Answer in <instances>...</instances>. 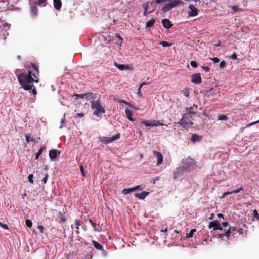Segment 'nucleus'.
Segmentation results:
<instances>
[{
    "instance_id": "f257e3e1",
    "label": "nucleus",
    "mask_w": 259,
    "mask_h": 259,
    "mask_svg": "<svg viewBox=\"0 0 259 259\" xmlns=\"http://www.w3.org/2000/svg\"><path fill=\"white\" fill-rule=\"evenodd\" d=\"M30 65L34 69V72L33 73L31 70L28 69L27 73H21L18 76V79L20 84L24 88L25 90H32V92L34 95L37 93L36 88L34 87L33 83L34 82H38V80L36 79V74H38V68L37 65L33 63H30Z\"/></svg>"
},
{
    "instance_id": "473e14b6",
    "label": "nucleus",
    "mask_w": 259,
    "mask_h": 259,
    "mask_svg": "<svg viewBox=\"0 0 259 259\" xmlns=\"http://www.w3.org/2000/svg\"><path fill=\"white\" fill-rule=\"evenodd\" d=\"M120 134L117 133L115 135L112 136V137H110V138H111V141H112V142H113L115 140L118 139L120 138Z\"/></svg>"
},
{
    "instance_id": "37998d69",
    "label": "nucleus",
    "mask_w": 259,
    "mask_h": 259,
    "mask_svg": "<svg viewBox=\"0 0 259 259\" xmlns=\"http://www.w3.org/2000/svg\"><path fill=\"white\" fill-rule=\"evenodd\" d=\"M145 84H146V83L145 82H143V83H142L140 85V86H139V88H138V95H139V96H142V94H141V87H142V86H143V85H145Z\"/></svg>"
},
{
    "instance_id": "bb28decb",
    "label": "nucleus",
    "mask_w": 259,
    "mask_h": 259,
    "mask_svg": "<svg viewBox=\"0 0 259 259\" xmlns=\"http://www.w3.org/2000/svg\"><path fill=\"white\" fill-rule=\"evenodd\" d=\"M199 139H200V137L196 134H193L192 135L191 138V140L193 142H196V141H199Z\"/></svg>"
},
{
    "instance_id": "cd10ccee",
    "label": "nucleus",
    "mask_w": 259,
    "mask_h": 259,
    "mask_svg": "<svg viewBox=\"0 0 259 259\" xmlns=\"http://www.w3.org/2000/svg\"><path fill=\"white\" fill-rule=\"evenodd\" d=\"M142 123L144 124L146 127L152 126V121H149L148 120H143L142 121Z\"/></svg>"
},
{
    "instance_id": "dca6fc26",
    "label": "nucleus",
    "mask_w": 259,
    "mask_h": 259,
    "mask_svg": "<svg viewBox=\"0 0 259 259\" xmlns=\"http://www.w3.org/2000/svg\"><path fill=\"white\" fill-rule=\"evenodd\" d=\"M53 4L56 10H59L61 8L62 2L61 0H53Z\"/></svg>"
},
{
    "instance_id": "58836bf2",
    "label": "nucleus",
    "mask_w": 259,
    "mask_h": 259,
    "mask_svg": "<svg viewBox=\"0 0 259 259\" xmlns=\"http://www.w3.org/2000/svg\"><path fill=\"white\" fill-rule=\"evenodd\" d=\"M142 7L144 8V10L147 11L149 7V2H146L143 3Z\"/></svg>"
},
{
    "instance_id": "bf43d9fd",
    "label": "nucleus",
    "mask_w": 259,
    "mask_h": 259,
    "mask_svg": "<svg viewBox=\"0 0 259 259\" xmlns=\"http://www.w3.org/2000/svg\"><path fill=\"white\" fill-rule=\"evenodd\" d=\"M1 226L4 229H6V230L9 229V227H8V225L6 224L2 223V225H1Z\"/></svg>"
},
{
    "instance_id": "5fc2aeb1",
    "label": "nucleus",
    "mask_w": 259,
    "mask_h": 259,
    "mask_svg": "<svg viewBox=\"0 0 259 259\" xmlns=\"http://www.w3.org/2000/svg\"><path fill=\"white\" fill-rule=\"evenodd\" d=\"M237 54L236 53L234 52L232 55L230 56V58L235 60L237 59Z\"/></svg>"
},
{
    "instance_id": "aec40b11",
    "label": "nucleus",
    "mask_w": 259,
    "mask_h": 259,
    "mask_svg": "<svg viewBox=\"0 0 259 259\" xmlns=\"http://www.w3.org/2000/svg\"><path fill=\"white\" fill-rule=\"evenodd\" d=\"M115 66L117 67L120 70H124L125 69H128L129 66L123 64H118L115 62Z\"/></svg>"
},
{
    "instance_id": "338daca9",
    "label": "nucleus",
    "mask_w": 259,
    "mask_h": 259,
    "mask_svg": "<svg viewBox=\"0 0 259 259\" xmlns=\"http://www.w3.org/2000/svg\"><path fill=\"white\" fill-rule=\"evenodd\" d=\"M222 224L224 227H226L229 224L228 222H224L222 223Z\"/></svg>"
},
{
    "instance_id": "680f3d73",
    "label": "nucleus",
    "mask_w": 259,
    "mask_h": 259,
    "mask_svg": "<svg viewBox=\"0 0 259 259\" xmlns=\"http://www.w3.org/2000/svg\"><path fill=\"white\" fill-rule=\"evenodd\" d=\"M83 116H84V114L81 112V113L77 114V115L75 116V117L76 118H77V117L82 118V117H83Z\"/></svg>"
},
{
    "instance_id": "4be33fe9",
    "label": "nucleus",
    "mask_w": 259,
    "mask_h": 259,
    "mask_svg": "<svg viewBox=\"0 0 259 259\" xmlns=\"http://www.w3.org/2000/svg\"><path fill=\"white\" fill-rule=\"evenodd\" d=\"M194 106H191L189 108H186V110L188 111L186 114H189V115L191 116L192 115H195L196 114V112L194 111Z\"/></svg>"
},
{
    "instance_id": "4468645a",
    "label": "nucleus",
    "mask_w": 259,
    "mask_h": 259,
    "mask_svg": "<svg viewBox=\"0 0 259 259\" xmlns=\"http://www.w3.org/2000/svg\"><path fill=\"white\" fill-rule=\"evenodd\" d=\"M125 112L127 119L131 121H134L135 119L132 118L133 112L128 108H126L125 110Z\"/></svg>"
},
{
    "instance_id": "f8f14e48",
    "label": "nucleus",
    "mask_w": 259,
    "mask_h": 259,
    "mask_svg": "<svg viewBox=\"0 0 259 259\" xmlns=\"http://www.w3.org/2000/svg\"><path fill=\"white\" fill-rule=\"evenodd\" d=\"M84 96L85 99L88 101L96 98V94L91 92L85 93Z\"/></svg>"
},
{
    "instance_id": "393cba45",
    "label": "nucleus",
    "mask_w": 259,
    "mask_h": 259,
    "mask_svg": "<svg viewBox=\"0 0 259 259\" xmlns=\"http://www.w3.org/2000/svg\"><path fill=\"white\" fill-rule=\"evenodd\" d=\"M213 230H223V229L221 226V224L217 220H215V224H214Z\"/></svg>"
},
{
    "instance_id": "a19ab883",
    "label": "nucleus",
    "mask_w": 259,
    "mask_h": 259,
    "mask_svg": "<svg viewBox=\"0 0 259 259\" xmlns=\"http://www.w3.org/2000/svg\"><path fill=\"white\" fill-rule=\"evenodd\" d=\"M25 224L29 228H31L32 227V222L30 220H26Z\"/></svg>"
},
{
    "instance_id": "6e6552de",
    "label": "nucleus",
    "mask_w": 259,
    "mask_h": 259,
    "mask_svg": "<svg viewBox=\"0 0 259 259\" xmlns=\"http://www.w3.org/2000/svg\"><path fill=\"white\" fill-rule=\"evenodd\" d=\"M153 154L156 156L157 161L156 163V165L158 166L162 164L163 162V156L162 154L158 151H154Z\"/></svg>"
},
{
    "instance_id": "864d4df0",
    "label": "nucleus",
    "mask_w": 259,
    "mask_h": 259,
    "mask_svg": "<svg viewBox=\"0 0 259 259\" xmlns=\"http://www.w3.org/2000/svg\"><path fill=\"white\" fill-rule=\"evenodd\" d=\"M201 68L207 72L210 71V68L208 67L202 66Z\"/></svg>"
},
{
    "instance_id": "6ab92c4d",
    "label": "nucleus",
    "mask_w": 259,
    "mask_h": 259,
    "mask_svg": "<svg viewBox=\"0 0 259 259\" xmlns=\"http://www.w3.org/2000/svg\"><path fill=\"white\" fill-rule=\"evenodd\" d=\"M58 217L60 219L59 222L61 223H64L66 220V215L65 213L64 212H59L58 213Z\"/></svg>"
},
{
    "instance_id": "13d9d810",
    "label": "nucleus",
    "mask_w": 259,
    "mask_h": 259,
    "mask_svg": "<svg viewBox=\"0 0 259 259\" xmlns=\"http://www.w3.org/2000/svg\"><path fill=\"white\" fill-rule=\"evenodd\" d=\"M214 224H215V221H214L213 222H211L208 225V227L209 228H214Z\"/></svg>"
},
{
    "instance_id": "e433bc0d",
    "label": "nucleus",
    "mask_w": 259,
    "mask_h": 259,
    "mask_svg": "<svg viewBox=\"0 0 259 259\" xmlns=\"http://www.w3.org/2000/svg\"><path fill=\"white\" fill-rule=\"evenodd\" d=\"M232 9L233 11L235 12H239L241 11V9L238 6H233L232 7Z\"/></svg>"
},
{
    "instance_id": "603ef678",
    "label": "nucleus",
    "mask_w": 259,
    "mask_h": 259,
    "mask_svg": "<svg viewBox=\"0 0 259 259\" xmlns=\"http://www.w3.org/2000/svg\"><path fill=\"white\" fill-rule=\"evenodd\" d=\"M210 59L213 61L214 63H218L220 61V60L217 57L210 58Z\"/></svg>"
},
{
    "instance_id": "a211bd4d",
    "label": "nucleus",
    "mask_w": 259,
    "mask_h": 259,
    "mask_svg": "<svg viewBox=\"0 0 259 259\" xmlns=\"http://www.w3.org/2000/svg\"><path fill=\"white\" fill-rule=\"evenodd\" d=\"M169 2L172 5V8L177 7L184 3V2L181 0H170Z\"/></svg>"
},
{
    "instance_id": "4c0bfd02",
    "label": "nucleus",
    "mask_w": 259,
    "mask_h": 259,
    "mask_svg": "<svg viewBox=\"0 0 259 259\" xmlns=\"http://www.w3.org/2000/svg\"><path fill=\"white\" fill-rule=\"evenodd\" d=\"M160 44H161L164 47H167L171 45L168 42L165 41H160Z\"/></svg>"
},
{
    "instance_id": "c85d7f7f",
    "label": "nucleus",
    "mask_w": 259,
    "mask_h": 259,
    "mask_svg": "<svg viewBox=\"0 0 259 259\" xmlns=\"http://www.w3.org/2000/svg\"><path fill=\"white\" fill-rule=\"evenodd\" d=\"M196 231L195 229H192L191 230L189 233H187L186 237L187 238H191L193 237L194 233Z\"/></svg>"
},
{
    "instance_id": "39448f33",
    "label": "nucleus",
    "mask_w": 259,
    "mask_h": 259,
    "mask_svg": "<svg viewBox=\"0 0 259 259\" xmlns=\"http://www.w3.org/2000/svg\"><path fill=\"white\" fill-rule=\"evenodd\" d=\"M191 81L193 83L198 84L201 83L202 78L200 73L193 74L191 76Z\"/></svg>"
},
{
    "instance_id": "7ed1b4c3",
    "label": "nucleus",
    "mask_w": 259,
    "mask_h": 259,
    "mask_svg": "<svg viewBox=\"0 0 259 259\" xmlns=\"http://www.w3.org/2000/svg\"><path fill=\"white\" fill-rule=\"evenodd\" d=\"M191 118L192 116L190 115L189 114L185 113L183 114L179 123L182 127L184 128H187L189 127L190 125L192 124Z\"/></svg>"
},
{
    "instance_id": "412c9836",
    "label": "nucleus",
    "mask_w": 259,
    "mask_h": 259,
    "mask_svg": "<svg viewBox=\"0 0 259 259\" xmlns=\"http://www.w3.org/2000/svg\"><path fill=\"white\" fill-rule=\"evenodd\" d=\"M46 150V147L45 146H41L40 149L38 150V151L37 152L35 155V159H38L39 156L44 152V151Z\"/></svg>"
},
{
    "instance_id": "de8ad7c7",
    "label": "nucleus",
    "mask_w": 259,
    "mask_h": 259,
    "mask_svg": "<svg viewBox=\"0 0 259 259\" xmlns=\"http://www.w3.org/2000/svg\"><path fill=\"white\" fill-rule=\"evenodd\" d=\"M183 94L185 96H186L187 97H188L189 95V91L188 89H185L183 91Z\"/></svg>"
},
{
    "instance_id": "a18cd8bd",
    "label": "nucleus",
    "mask_w": 259,
    "mask_h": 259,
    "mask_svg": "<svg viewBox=\"0 0 259 259\" xmlns=\"http://www.w3.org/2000/svg\"><path fill=\"white\" fill-rule=\"evenodd\" d=\"M226 66V62L225 61H222L220 64L219 67L220 68H224Z\"/></svg>"
},
{
    "instance_id": "72a5a7b5",
    "label": "nucleus",
    "mask_w": 259,
    "mask_h": 259,
    "mask_svg": "<svg viewBox=\"0 0 259 259\" xmlns=\"http://www.w3.org/2000/svg\"><path fill=\"white\" fill-rule=\"evenodd\" d=\"M218 119L219 120H227V117L225 115H220L218 117Z\"/></svg>"
},
{
    "instance_id": "9b49d317",
    "label": "nucleus",
    "mask_w": 259,
    "mask_h": 259,
    "mask_svg": "<svg viewBox=\"0 0 259 259\" xmlns=\"http://www.w3.org/2000/svg\"><path fill=\"white\" fill-rule=\"evenodd\" d=\"M149 192L143 191L140 193H135L134 196L136 198H138L139 199L143 200L149 194Z\"/></svg>"
},
{
    "instance_id": "7c9ffc66",
    "label": "nucleus",
    "mask_w": 259,
    "mask_h": 259,
    "mask_svg": "<svg viewBox=\"0 0 259 259\" xmlns=\"http://www.w3.org/2000/svg\"><path fill=\"white\" fill-rule=\"evenodd\" d=\"M31 12L32 13V14L34 15H36L37 13V8L36 6L35 5H33V6H32L31 7Z\"/></svg>"
},
{
    "instance_id": "2f4dec72",
    "label": "nucleus",
    "mask_w": 259,
    "mask_h": 259,
    "mask_svg": "<svg viewBox=\"0 0 259 259\" xmlns=\"http://www.w3.org/2000/svg\"><path fill=\"white\" fill-rule=\"evenodd\" d=\"M242 190H243V187H240L238 189H235V190H233L230 191V193H231V194H233V193H238L240 191H241Z\"/></svg>"
},
{
    "instance_id": "49530a36",
    "label": "nucleus",
    "mask_w": 259,
    "mask_h": 259,
    "mask_svg": "<svg viewBox=\"0 0 259 259\" xmlns=\"http://www.w3.org/2000/svg\"><path fill=\"white\" fill-rule=\"evenodd\" d=\"M190 65L193 68H196L197 67V63L195 61H191Z\"/></svg>"
},
{
    "instance_id": "1a4fd4ad",
    "label": "nucleus",
    "mask_w": 259,
    "mask_h": 259,
    "mask_svg": "<svg viewBox=\"0 0 259 259\" xmlns=\"http://www.w3.org/2000/svg\"><path fill=\"white\" fill-rule=\"evenodd\" d=\"M59 154L60 151L56 149L51 150L49 153V157L51 160L55 159Z\"/></svg>"
},
{
    "instance_id": "20e7f679",
    "label": "nucleus",
    "mask_w": 259,
    "mask_h": 259,
    "mask_svg": "<svg viewBox=\"0 0 259 259\" xmlns=\"http://www.w3.org/2000/svg\"><path fill=\"white\" fill-rule=\"evenodd\" d=\"M181 163V166L184 167L185 170L193 168L195 166L194 160L191 157H188L183 159Z\"/></svg>"
},
{
    "instance_id": "8fccbe9b",
    "label": "nucleus",
    "mask_w": 259,
    "mask_h": 259,
    "mask_svg": "<svg viewBox=\"0 0 259 259\" xmlns=\"http://www.w3.org/2000/svg\"><path fill=\"white\" fill-rule=\"evenodd\" d=\"M79 169H80V172H81V174H82V175L83 176H85V172H84L83 166L81 165H80Z\"/></svg>"
},
{
    "instance_id": "a878e982",
    "label": "nucleus",
    "mask_w": 259,
    "mask_h": 259,
    "mask_svg": "<svg viewBox=\"0 0 259 259\" xmlns=\"http://www.w3.org/2000/svg\"><path fill=\"white\" fill-rule=\"evenodd\" d=\"M155 22V20L154 18H152L150 20L146 22V27L150 28L152 27Z\"/></svg>"
},
{
    "instance_id": "69168bd1",
    "label": "nucleus",
    "mask_w": 259,
    "mask_h": 259,
    "mask_svg": "<svg viewBox=\"0 0 259 259\" xmlns=\"http://www.w3.org/2000/svg\"><path fill=\"white\" fill-rule=\"evenodd\" d=\"M116 36L120 40L121 43L123 41V39L119 34H116Z\"/></svg>"
},
{
    "instance_id": "f704fd0d",
    "label": "nucleus",
    "mask_w": 259,
    "mask_h": 259,
    "mask_svg": "<svg viewBox=\"0 0 259 259\" xmlns=\"http://www.w3.org/2000/svg\"><path fill=\"white\" fill-rule=\"evenodd\" d=\"M65 115L64 114L63 118L61 119V120L60 121L61 125L59 127V128L60 129L62 128L65 125Z\"/></svg>"
},
{
    "instance_id": "423d86ee",
    "label": "nucleus",
    "mask_w": 259,
    "mask_h": 259,
    "mask_svg": "<svg viewBox=\"0 0 259 259\" xmlns=\"http://www.w3.org/2000/svg\"><path fill=\"white\" fill-rule=\"evenodd\" d=\"M188 8L190 10L188 12L190 16L194 17L198 14V10L194 5L191 4L189 6Z\"/></svg>"
},
{
    "instance_id": "5701e85b",
    "label": "nucleus",
    "mask_w": 259,
    "mask_h": 259,
    "mask_svg": "<svg viewBox=\"0 0 259 259\" xmlns=\"http://www.w3.org/2000/svg\"><path fill=\"white\" fill-rule=\"evenodd\" d=\"M93 245H94V247L96 248L98 250H102L103 249V246L98 243L96 241H92Z\"/></svg>"
},
{
    "instance_id": "3c124183",
    "label": "nucleus",
    "mask_w": 259,
    "mask_h": 259,
    "mask_svg": "<svg viewBox=\"0 0 259 259\" xmlns=\"http://www.w3.org/2000/svg\"><path fill=\"white\" fill-rule=\"evenodd\" d=\"M48 179V174H45V177L42 180V181L43 182V183L44 184H46L47 183Z\"/></svg>"
},
{
    "instance_id": "0eeeda50",
    "label": "nucleus",
    "mask_w": 259,
    "mask_h": 259,
    "mask_svg": "<svg viewBox=\"0 0 259 259\" xmlns=\"http://www.w3.org/2000/svg\"><path fill=\"white\" fill-rule=\"evenodd\" d=\"M185 170V168L182 166L177 168L173 172V178L174 179L177 178L180 174L184 172Z\"/></svg>"
},
{
    "instance_id": "09e8293b",
    "label": "nucleus",
    "mask_w": 259,
    "mask_h": 259,
    "mask_svg": "<svg viewBox=\"0 0 259 259\" xmlns=\"http://www.w3.org/2000/svg\"><path fill=\"white\" fill-rule=\"evenodd\" d=\"M169 1H170V0H155V3L156 4H160L163 3H166Z\"/></svg>"
},
{
    "instance_id": "0e129e2a",
    "label": "nucleus",
    "mask_w": 259,
    "mask_h": 259,
    "mask_svg": "<svg viewBox=\"0 0 259 259\" xmlns=\"http://www.w3.org/2000/svg\"><path fill=\"white\" fill-rule=\"evenodd\" d=\"M112 142V141H111V138H110V137L106 138L105 140V143H106V144L111 143Z\"/></svg>"
},
{
    "instance_id": "ddd939ff",
    "label": "nucleus",
    "mask_w": 259,
    "mask_h": 259,
    "mask_svg": "<svg viewBox=\"0 0 259 259\" xmlns=\"http://www.w3.org/2000/svg\"><path fill=\"white\" fill-rule=\"evenodd\" d=\"M172 8H173L172 7V5L171 4L170 2H169V3H166L165 4V5L161 9V11L163 12H167L170 11Z\"/></svg>"
},
{
    "instance_id": "9d476101",
    "label": "nucleus",
    "mask_w": 259,
    "mask_h": 259,
    "mask_svg": "<svg viewBox=\"0 0 259 259\" xmlns=\"http://www.w3.org/2000/svg\"><path fill=\"white\" fill-rule=\"evenodd\" d=\"M161 22H162L163 27L165 28L169 29L173 26V24H172V23L168 19H163L162 20Z\"/></svg>"
},
{
    "instance_id": "ea45409f",
    "label": "nucleus",
    "mask_w": 259,
    "mask_h": 259,
    "mask_svg": "<svg viewBox=\"0 0 259 259\" xmlns=\"http://www.w3.org/2000/svg\"><path fill=\"white\" fill-rule=\"evenodd\" d=\"M253 217L256 218L257 220H259V214L255 209L253 211Z\"/></svg>"
},
{
    "instance_id": "052dcab7",
    "label": "nucleus",
    "mask_w": 259,
    "mask_h": 259,
    "mask_svg": "<svg viewBox=\"0 0 259 259\" xmlns=\"http://www.w3.org/2000/svg\"><path fill=\"white\" fill-rule=\"evenodd\" d=\"M46 0H38L37 4L39 6H41L42 4L46 2Z\"/></svg>"
},
{
    "instance_id": "774afa93",
    "label": "nucleus",
    "mask_w": 259,
    "mask_h": 259,
    "mask_svg": "<svg viewBox=\"0 0 259 259\" xmlns=\"http://www.w3.org/2000/svg\"><path fill=\"white\" fill-rule=\"evenodd\" d=\"M137 190H142V188L141 187L140 185H138L136 186Z\"/></svg>"
},
{
    "instance_id": "2eb2a0df",
    "label": "nucleus",
    "mask_w": 259,
    "mask_h": 259,
    "mask_svg": "<svg viewBox=\"0 0 259 259\" xmlns=\"http://www.w3.org/2000/svg\"><path fill=\"white\" fill-rule=\"evenodd\" d=\"M137 191L136 188V186L133 188H128V189H124L122 191V194L123 195H127L131 192H135Z\"/></svg>"
},
{
    "instance_id": "c9c22d12",
    "label": "nucleus",
    "mask_w": 259,
    "mask_h": 259,
    "mask_svg": "<svg viewBox=\"0 0 259 259\" xmlns=\"http://www.w3.org/2000/svg\"><path fill=\"white\" fill-rule=\"evenodd\" d=\"M85 93L84 94H75L73 96H75L76 97V99H77V98H85Z\"/></svg>"
},
{
    "instance_id": "c03bdc74",
    "label": "nucleus",
    "mask_w": 259,
    "mask_h": 259,
    "mask_svg": "<svg viewBox=\"0 0 259 259\" xmlns=\"http://www.w3.org/2000/svg\"><path fill=\"white\" fill-rule=\"evenodd\" d=\"M80 221L78 219H76L75 221L74 225L77 229H78L80 225Z\"/></svg>"
},
{
    "instance_id": "79ce46f5",
    "label": "nucleus",
    "mask_w": 259,
    "mask_h": 259,
    "mask_svg": "<svg viewBox=\"0 0 259 259\" xmlns=\"http://www.w3.org/2000/svg\"><path fill=\"white\" fill-rule=\"evenodd\" d=\"M33 175L32 174H29L28 175V181L31 184H33Z\"/></svg>"
},
{
    "instance_id": "6e6d98bb",
    "label": "nucleus",
    "mask_w": 259,
    "mask_h": 259,
    "mask_svg": "<svg viewBox=\"0 0 259 259\" xmlns=\"http://www.w3.org/2000/svg\"><path fill=\"white\" fill-rule=\"evenodd\" d=\"M44 228L42 225H38L37 226V229L40 231L41 233H43Z\"/></svg>"
},
{
    "instance_id": "4d7b16f0",
    "label": "nucleus",
    "mask_w": 259,
    "mask_h": 259,
    "mask_svg": "<svg viewBox=\"0 0 259 259\" xmlns=\"http://www.w3.org/2000/svg\"><path fill=\"white\" fill-rule=\"evenodd\" d=\"M229 194H231V193H230V191H229V192H224L222 196L221 197H220L221 198H224V197H225L226 196L228 195H229Z\"/></svg>"
},
{
    "instance_id": "e2e57ef3",
    "label": "nucleus",
    "mask_w": 259,
    "mask_h": 259,
    "mask_svg": "<svg viewBox=\"0 0 259 259\" xmlns=\"http://www.w3.org/2000/svg\"><path fill=\"white\" fill-rule=\"evenodd\" d=\"M119 102L120 103H124L125 104H127V105H131L130 103H128V102H127V101H125V100H124L123 99L120 100Z\"/></svg>"
},
{
    "instance_id": "b1692460",
    "label": "nucleus",
    "mask_w": 259,
    "mask_h": 259,
    "mask_svg": "<svg viewBox=\"0 0 259 259\" xmlns=\"http://www.w3.org/2000/svg\"><path fill=\"white\" fill-rule=\"evenodd\" d=\"M230 230H231V227H230L229 229H228L224 233H222V234H219V236L220 238H222L224 236H226V237H229L230 235Z\"/></svg>"
},
{
    "instance_id": "f3484780",
    "label": "nucleus",
    "mask_w": 259,
    "mask_h": 259,
    "mask_svg": "<svg viewBox=\"0 0 259 259\" xmlns=\"http://www.w3.org/2000/svg\"><path fill=\"white\" fill-rule=\"evenodd\" d=\"M89 221L95 230L97 231L98 232L101 231L102 228L99 225H98L96 223H94L91 219H89Z\"/></svg>"
},
{
    "instance_id": "c756f323",
    "label": "nucleus",
    "mask_w": 259,
    "mask_h": 259,
    "mask_svg": "<svg viewBox=\"0 0 259 259\" xmlns=\"http://www.w3.org/2000/svg\"><path fill=\"white\" fill-rule=\"evenodd\" d=\"M152 126H157L158 125H161V126L164 125V124L161 123L159 121H156V120H152Z\"/></svg>"
},
{
    "instance_id": "f03ea898",
    "label": "nucleus",
    "mask_w": 259,
    "mask_h": 259,
    "mask_svg": "<svg viewBox=\"0 0 259 259\" xmlns=\"http://www.w3.org/2000/svg\"><path fill=\"white\" fill-rule=\"evenodd\" d=\"M91 103V108L94 110L93 114L99 117L102 116V115L105 112V110L102 106L99 98L97 100H93L90 101Z\"/></svg>"
}]
</instances>
